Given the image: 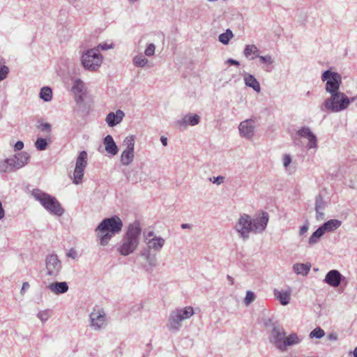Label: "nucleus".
I'll list each match as a JSON object with an SVG mask.
<instances>
[{
	"label": "nucleus",
	"instance_id": "1",
	"mask_svg": "<svg viewBox=\"0 0 357 357\" xmlns=\"http://www.w3.org/2000/svg\"><path fill=\"white\" fill-rule=\"evenodd\" d=\"M123 226L122 220L117 215L104 218L96 228L100 245H107L114 236L121 231Z\"/></svg>",
	"mask_w": 357,
	"mask_h": 357
},
{
	"label": "nucleus",
	"instance_id": "2",
	"mask_svg": "<svg viewBox=\"0 0 357 357\" xmlns=\"http://www.w3.org/2000/svg\"><path fill=\"white\" fill-rule=\"evenodd\" d=\"M141 231L142 229L138 222H134L128 226L123 238L122 244L118 248V251L121 255L128 256L137 249Z\"/></svg>",
	"mask_w": 357,
	"mask_h": 357
},
{
	"label": "nucleus",
	"instance_id": "3",
	"mask_svg": "<svg viewBox=\"0 0 357 357\" xmlns=\"http://www.w3.org/2000/svg\"><path fill=\"white\" fill-rule=\"evenodd\" d=\"M31 195L51 215L59 217L64 213L63 208L55 197L38 188L33 189Z\"/></svg>",
	"mask_w": 357,
	"mask_h": 357
},
{
	"label": "nucleus",
	"instance_id": "4",
	"mask_svg": "<svg viewBox=\"0 0 357 357\" xmlns=\"http://www.w3.org/2000/svg\"><path fill=\"white\" fill-rule=\"evenodd\" d=\"M349 106V97L339 91L326 98L320 106V110L323 112L337 113L347 109Z\"/></svg>",
	"mask_w": 357,
	"mask_h": 357
},
{
	"label": "nucleus",
	"instance_id": "5",
	"mask_svg": "<svg viewBox=\"0 0 357 357\" xmlns=\"http://www.w3.org/2000/svg\"><path fill=\"white\" fill-rule=\"evenodd\" d=\"M194 314L192 307L178 308L171 312L167 324V329L172 333H177L181 328V322Z\"/></svg>",
	"mask_w": 357,
	"mask_h": 357
},
{
	"label": "nucleus",
	"instance_id": "6",
	"mask_svg": "<svg viewBox=\"0 0 357 357\" xmlns=\"http://www.w3.org/2000/svg\"><path fill=\"white\" fill-rule=\"evenodd\" d=\"M81 61L86 70L96 71L102 63V56L98 48H92L82 54Z\"/></svg>",
	"mask_w": 357,
	"mask_h": 357
},
{
	"label": "nucleus",
	"instance_id": "7",
	"mask_svg": "<svg viewBox=\"0 0 357 357\" xmlns=\"http://www.w3.org/2000/svg\"><path fill=\"white\" fill-rule=\"evenodd\" d=\"M321 81L325 82V90L330 95L340 91V87L342 84V75L331 68L323 72Z\"/></svg>",
	"mask_w": 357,
	"mask_h": 357
},
{
	"label": "nucleus",
	"instance_id": "8",
	"mask_svg": "<svg viewBox=\"0 0 357 357\" xmlns=\"http://www.w3.org/2000/svg\"><path fill=\"white\" fill-rule=\"evenodd\" d=\"M265 326L271 328L268 340L270 343L274 345L278 350H281L282 341H284L286 333L283 327L278 322H273L271 319H268L265 323Z\"/></svg>",
	"mask_w": 357,
	"mask_h": 357
},
{
	"label": "nucleus",
	"instance_id": "9",
	"mask_svg": "<svg viewBox=\"0 0 357 357\" xmlns=\"http://www.w3.org/2000/svg\"><path fill=\"white\" fill-rule=\"evenodd\" d=\"M235 229L241 238L248 239L250 234L252 232L251 217L245 213L241 215L235 225Z\"/></svg>",
	"mask_w": 357,
	"mask_h": 357
},
{
	"label": "nucleus",
	"instance_id": "10",
	"mask_svg": "<svg viewBox=\"0 0 357 357\" xmlns=\"http://www.w3.org/2000/svg\"><path fill=\"white\" fill-rule=\"evenodd\" d=\"M87 165V153L82 151L78 155L73 172V183L78 185L82 182L84 172Z\"/></svg>",
	"mask_w": 357,
	"mask_h": 357
},
{
	"label": "nucleus",
	"instance_id": "11",
	"mask_svg": "<svg viewBox=\"0 0 357 357\" xmlns=\"http://www.w3.org/2000/svg\"><path fill=\"white\" fill-rule=\"evenodd\" d=\"M90 326L94 331H100L107 326V315L102 308L93 310L89 314Z\"/></svg>",
	"mask_w": 357,
	"mask_h": 357
},
{
	"label": "nucleus",
	"instance_id": "12",
	"mask_svg": "<svg viewBox=\"0 0 357 357\" xmlns=\"http://www.w3.org/2000/svg\"><path fill=\"white\" fill-rule=\"evenodd\" d=\"M45 266L47 275L57 277L61 269V262L56 254H51L46 257Z\"/></svg>",
	"mask_w": 357,
	"mask_h": 357
},
{
	"label": "nucleus",
	"instance_id": "13",
	"mask_svg": "<svg viewBox=\"0 0 357 357\" xmlns=\"http://www.w3.org/2000/svg\"><path fill=\"white\" fill-rule=\"evenodd\" d=\"M269 220L267 212H262L259 217L251 218L252 232L262 233L266 228Z\"/></svg>",
	"mask_w": 357,
	"mask_h": 357
},
{
	"label": "nucleus",
	"instance_id": "14",
	"mask_svg": "<svg viewBox=\"0 0 357 357\" xmlns=\"http://www.w3.org/2000/svg\"><path fill=\"white\" fill-rule=\"evenodd\" d=\"M298 137L306 138L308 140L307 147L308 149H316L317 147V139L316 135L312 132L309 127L303 126L297 132Z\"/></svg>",
	"mask_w": 357,
	"mask_h": 357
},
{
	"label": "nucleus",
	"instance_id": "15",
	"mask_svg": "<svg viewBox=\"0 0 357 357\" xmlns=\"http://www.w3.org/2000/svg\"><path fill=\"white\" fill-rule=\"evenodd\" d=\"M255 129V122L251 119L241 121L238 126L241 136L248 139L254 136Z\"/></svg>",
	"mask_w": 357,
	"mask_h": 357
},
{
	"label": "nucleus",
	"instance_id": "16",
	"mask_svg": "<svg viewBox=\"0 0 357 357\" xmlns=\"http://www.w3.org/2000/svg\"><path fill=\"white\" fill-rule=\"evenodd\" d=\"M344 277L336 269L329 271L324 279V282L333 287H338Z\"/></svg>",
	"mask_w": 357,
	"mask_h": 357
},
{
	"label": "nucleus",
	"instance_id": "17",
	"mask_svg": "<svg viewBox=\"0 0 357 357\" xmlns=\"http://www.w3.org/2000/svg\"><path fill=\"white\" fill-rule=\"evenodd\" d=\"M10 158L14 162L15 169H19L28 163L30 155L28 153L23 151L15 154L13 157H10Z\"/></svg>",
	"mask_w": 357,
	"mask_h": 357
},
{
	"label": "nucleus",
	"instance_id": "18",
	"mask_svg": "<svg viewBox=\"0 0 357 357\" xmlns=\"http://www.w3.org/2000/svg\"><path fill=\"white\" fill-rule=\"evenodd\" d=\"M291 289L288 288L286 290H278L275 289L273 294L275 298L282 305H287L290 303Z\"/></svg>",
	"mask_w": 357,
	"mask_h": 357
},
{
	"label": "nucleus",
	"instance_id": "19",
	"mask_svg": "<svg viewBox=\"0 0 357 357\" xmlns=\"http://www.w3.org/2000/svg\"><path fill=\"white\" fill-rule=\"evenodd\" d=\"M302 341V338L300 337L296 333H291L289 335L284 336V341H282V349L280 351L284 352L287 350L288 347L298 344Z\"/></svg>",
	"mask_w": 357,
	"mask_h": 357
},
{
	"label": "nucleus",
	"instance_id": "20",
	"mask_svg": "<svg viewBox=\"0 0 357 357\" xmlns=\"http://www.w3.org/2000/svg\"><path fill=\"white\" fill-rule=\"evenodd\" d=\"M124 116V112L118 109L115 113L109 112L107 115L105 121L109 127H114L122 121Z\"/></svg>",
	"mask_w": 357,
	"mask_h": 357
},
{
	"label": "nucleus",
	"instance_id": "21",
	"mask_svg": "<svg viewBox=\"0 0 357 357\" xmlns=\"http://www.w3.org/2000/svg\"><path fill=\"white\" fill-rule=\"evenodd\" d=\"M200 121V118L197 114H189L184 116L181 119L176 122V125L185 128L188 125L196 126Z\"/></svg>",
	"mask_w": 357,
	"mask_h": 357
},
{
	"label": "nucleus",
	"instance_id": "22",
	"mask_svg": "<svg viewBox=\"0 0 357 357\" xmlns=\"http://www.w3.org/2000/svg\"><path fill=\"white\" fill-rule=\"evenodd\" d=\"M47 288L56 295L64 294L69 289L66 282H54L47 285Z\"/></svg>",
	"mask_w": 357,
	"mask_h": 357
},
{
	"label": "nucleus",
	"instance_id": "23",
	"mask_svg": "<svg viewBox=\"0 0 357 357\" xmlns=\"http://www.w3.org/2000/svg\"><path fill=\"white\" fill-rule=\"evenodd\" d=\"M103 144L109 154L115 155L119 152V148L111 135H108L103 139Z\"/></svg>",
	"mask_w": 357,
	"mask_h": 357
},
{
	"label": "nucleus",
	"instance_id": "24",
	"mask_svg": "<svg viewBox=\"0 0 357 357\" xmlns=\"http://www.w3.org/2000/svg\"><path fill=\"white\" fill-rule=\"evenodd\" d=\"M326 206V203L324 200L323 196L321 194L317 195L315 198L314 209L316 211V218L317 220L323 219L324 215L323 211L325 209Z\"/></svg>",
	"mask_w": 357,
	"mask_h": 357
},
{
	"label": "nucleus",
	"instance_id": "25",
	"mask_svg": "<svg viewBox=\"0 0 357 357\" xmlns=\"http://www.w3.org/2000/svg\"><path fill=\"white\" fill-rule=\"evenodd\" d=\"M165 240L160 236H154L146 241V245L151 250L160 252L164 246Z\"/></svg>",
	"mask_w": 357,
	"mask_h": 357
},
{
	"label": "nucleus",
	"instance_id": "26",
	"mask_svg": "<svg viewBox=\"0 0 357 357\" xmlns=\"http://www.w3.org/2000/svg\"><path fill=\"white\" fill-rule=\"evenodd\" d=\"M243 54L247 59L252 61L260 56V50L255 45H246Z\"/></svg>",
	"mask_w": 357,
	"mask_h": 357
},
{
	"label": "nucleus",
	"instance_id": "27",
	"mask_svg": "<svg viewBox=\"0 0 357 357\" xmlns=\"http://www.w3.org/2000/svg\"><path fill=\"white\" fill-rule=\"evenodd\" d=\"M257 59H259V64L261 66L262 68H264L266 72L272 71V66L274 63V59H273L271 55H260Z\"/></svg>",
	"mask_w": 357,
	"mask_h": 357
},
{
	"label": "nucleus",
	"instance_id": "28",
	"mask_svg": "<svg viewBox=\"0 0 357 357\" xmlns=\"http://www.w3.org/2000/svg\"><path fill=\"white\" fill-rule=\"evenodd\" d=\"M342 225V221L337 219H331L325 222L320 226L324 233L333 231L339 228Z\"/></svg>",
	"mask_w": 357,
	"mask_h": 357
},
{
	"label": "nucleus",
	"instance_id": "29",
	"mask_svg": "<svg viewBox=\"0 0 357 357\" xmlns=\"http://www.w3.org/2000/svg\"><path fill=\"white\" fill-rule=\"evenodd\" d=\"M244 81L245 84L247 86L252 88L256 92L260 91L261 87L259 82L257 81V79L255 77L254 75L249 73H245L244 75Z\"/></svg>",
	"mask_w": 357,
	"mask_h": 357
},
{
	"label": "nucleus",
	"instance_id": "30",
	"mask_svg": "<svg viewBox=\"0 0 357 357\" xmlns=\"http://www.w3.org/2000/svg\"><path fill=\"white\" fill-rule=\"evenodd\" d=\"M85 86L83 81L80 79L77 78L74 81L72 91L76 95L79 96V99H82V96L84 93Z\"/></svg>",
	"mask_w": 357,
	"mask_h": 357
},
{
	"label": "nucleus",
	"instance_id": "31",
	"mask_svg": "<svg viewBox=\"0 0 357 357\" xmlns=\"http://www.w3.org/2000/svg\"><path fill=\"white\" fill-rule=\"evenodd\" d=\"M134 157V150L125 149L121 155V163L124 166H128L132 162Z\"/></svg>",
	"mask_w": 357,
	"mask_h": 357
},
{
	"label": "nucleus",
	"instance_id": "32",
	"mask_svg": "<svg viewBox=\"0 0 357 357\" xmlns=\"http://www.w3.org/2000/svg\"><path fill=\"white\" fill-rule=\"evenodd\" d=\"M15 170L14 162L10 158L0 160V173L11 172Z\"/></svg>",
	"mask_w": 357,
	"mask_h": 357
},
{
	"label": "nucleus",
	"instance_id": "33",
	"mask_svg": "<svg viewBox=\"0 0 357 357\" xmlns=\"http://www.w3.org/2000/svg\"><path fill=\"white\" fill-rule=\"evenodd\" d=\"M310 264H295L293 266V270L296 274L307 275L310 270Z\"/></svg>",
	"mask_w": 357,
	"mask_h": 357
},
{
	"label": "nucleus",
	"instance_id": "34",
	"mask_svg": "<svg viewBox=\"0 0 357 357\" xmlns=\"http://www.w3.org/2000/svg\"><path fill=\"white\" fill-rule=\"evenodd\" d=\"M325 233L324 232V231L322 230V229L319 227V228L315 230L312 234L310 236L309 240H308V244L310 246H312L315 244H317L321 237Z\"/></svg>",
	"mask_w": 357,
	"mask_h": 357
},
{
	"label": "nucleus",
	"instance_id": "35",
	"mask_svg": "<svg viewBox=\"0 0 357 357\" xmlns=\"http://www.w3.org/2000/svg\"><path fill=\"white\" fill-rule=\"evenodd\" d=\"M40 98L45 102H49L52 98V91L50 87L44 86L40 89Z\"/></svg>",
	"mask_w": 357,
	"mask_h": 357
},
{
	"label": "nucleus",
	"instance_id": "36",
	"mask_svg": "<svg viewBox=\"0 0 357 357\" xmlns=\"http://www.w3.org/2000/svg\"><path fill=\"white\" fill-rule=\"evenodd\" d=\"M148 264L147 266H145L146 271L147 272H151L153 271V268L156 266L157 265V258L155 254H151L149 257L144 258Z\"/></svg>",
	"mask_w": 357,
	"mask_h": 357
},
{
	"label": "nucleus",
	"instance_id": "37",
	"mask_svg": "<svg viewBox=\"0 0 357 357\" xmlns=\"http://www.w3.org/2000/svg\"><path fill=\"white\" fill-rule=\"evenodd\" d=\"M232 37L233 33L229 29H228L225 33L219 35L218 39L222 44L227 45Z\"/></svg>",
	"mask_w": 357,
	"mask_h": 357
},
{
	"label": "nucleus",
	"instance_id": "38",
	"mask_svg": "<svg viewBox=\"0 0 357 357\" xmlns=\"http://www.w3.org/2000/svg\"><path fill=\"white\" fill-rule=\"evenodd\" d=\"M148 63V59L143 55L135 56L133 59V63L137 67H144Z\"/></svg>",
	"mask_w": 357,
	"mask_h": 357
},
{
	"label": "nucleus",
	"instance_id": "39",
	"mask_svg": "<svg viewBox=\"0 0 357 357\" xmlns=\"http://www.w3.org/2000/svg\"><path fill=\"white\" fill-rule=\"evenodd\" d=\"M35 146L38 151L45 150L47 146V142L46 139L43 137L38 138L35 142Z\"/></svg>",
	"mask_w": 357,
	"mask_h": 357
},
{
	"label": "nucleus",
	"instance_id": "40",
	"mask_svg": "<svg viewBox=\"0 0 357 357\" xmlns=\"http://www.w3.org/2000/svg\"><path fill=\"white\" fill-rule=\"evenodd\" d=\"M325 335L324 331L320 327H317L310 333V337L320 339Z\"/></svg>",
	"mask_w": 357,
	"mask_h": 357
},
{
	"label": "nucleus",
	"instance_id": "41",
	"mask_svg": "<svg viewBox=\"0 0 357 357\" xmlns=\"http://www.w3.org/2000/svg\"><path fill=\"white\" fill-rule=\"evenodd\" d=\"M123 144L126 146V149H135V139L133 135L126 137L123 140Z\"/></svg>",
	"mask_w": 357,
	"mask_h": 357
},
{
	"label": "nucleus",
	"instance_id": "42",
	"mask_svg": "<svg viewBox=\"0 0 357 357\" xmlns=\"http://www.w3.org/2000/svg\"><path fill=\"white\" fill-rule=\"evenodd\" d=\"M50 310H40L37 314V317L43 322L45 323L50 318Z\"/></svg>",
	"mask_w": 357,
	"mask_h": 357
},
{
	"label": "nucleus",
	"instance_id": "43",
	"mask_svg": "<svg viewBox=\"0 0 357 357\" xmlns=\"http://www.w3.org/2000/svg\"><path fill=\"white\" fill-rule=\"evenodd\" d=\"M255 299V294L252 291H248L246 292L245 297L244 298V303L245 305H249Z\"/></svg>",
	"mask_w": 357,
	"mask_h": 357
},
{
	"label": "nucleus",
	"instance_id": "44",
	"mask_svg": "<svg viewBox=\"0 0 357 357\" xmlns=\"http://www.w3.org/2000/svg\"><path fill=\"white\" fill-rule=\"evenodd\" d=\"M155 50V46L153 43H150L146 48L144 51V54L147 56H151L154 54Z\"/></svg>",
	"mask_w": 357,
	"mask_h": 357
},
{
	"label": "nucleus",
	"instance_id": "45",
	"mask_svg": "<svg viewBox=\"0 0 357 357\" xmlns=\"http://www.w3.org/2000/svg\"><path fill=\"white\" fill-rule=\"evenodd\" d=\"M38 127L43 132H51L52 126H51V124L49 123H40Z\"/></svg>",
	"mask_w": 357,
	"mask_h": 357
},
{
	"label": "nucleus",
	"instance_id": "46",
	"mask_svg": "<svg viewBox=\"0 0 357 357\" xmlns=\"http://www.w3.org/2000/svg\"><path fill=\"white\" fill-rule=\"evenodd\" d=\"M8 73V68L6 66L0 67V82L4 79Z\"/></svg>",
	"mask_w": 357,
	"mask_h": 357
},
{
	"label": "nucleus",
	"instance_id": "47",
	"mask_svg": "<svg viewBox=\"0 0 357 357\" xmlns=\"http://www.w3.org/2000/svg\"><path fill=\"white\" fill-rule=\"evenodd\" d=\"M225 177L222 176H218L217 177H213V178H210V181H212L213 183H215L217 185H220L224 182Z\"/></svg>",
	"mask_w": 357,
	"mask_h": 357
},
{
	"label": "nucleus",
	"instance_id": "48",
	"mask_svg": "<svg viewBox=\"0 0 357 357\" xmlns=\"http://www.w3.org/2000/svg\"><path fill=\"white\" fill-rule=\"evenodd\" d=\"M291 162V157L289 154H285L283 158V165L284 167H287Z\"/></svg>",
	"mask_w": 357,
	"mask_h": 357
},
{
	"label": "nucleus",
	"instance_id": "49",
	"mask_svg": "<svg viewBox=\"0 0 357 357\" xmlns=\"http://www.w3.org/2000/svg\"><path fill=\"white\" fill-rule=\"evenodd\" d=\"M151 254V248H149L148 246L146 248H144L141 252V256L144 258L149 257Z\"/></svg>",
	"mask_w": 357,
	"mask_h": 357
},
{
	"label": "nucleus",
	"instance_id": "50",
	"mask_svg": "<svg viewBox=\"0 0 357 357\" xmlns=\"http://www.w3.org/2000/svg\"><path fill=\"white\" fill-rule=\"evenodd\" d=\"M293 143L295 146H301V137H298L296 134L293 137Z\"/></svg>",
	"mask_w": 357,
	"mask_h": 357
},
{
	"label": "nucleus",
	"instance_id": "51",
	"mask_svg": "<svg viewBox=\"0 0 357 357\" xmlns=\"http://www.w3.org/2000/svg\"><path fill=\"white\" fill-rule=\"evenodd\" d=\"M23 147L24 143L22 141H17L14 145L15 151H20Z\"/></svg>",
	"mask_w": 357,
	"mask_h": 357
},
{
	"label": "nucleus",
	"instance_id": "52",
	"mask_svg": "<svg viewBox=\"0 0 357 357\" xmlns=\"http://www.w3.org/2000/svg\"><path fill=\"white\" fill-rule=\"evenodd\" d=\"M226 63L229 65H234V66H240V62L234 59H228L226 61Z\"/></svg>",
	"mask_w": 357,
	"mask_h": 357
},
{
	"label": "nucleus",
	"instance_id": "53",
	"mask_svg": "<svg viewBox=\"0 0 357 357\" xmlns=\"http://www.w3.org/2000/svg\"><path fill=\"white\" fill-rule=\"evenodd\" d=\"M112 47V45H108L107 43L100 44L97 48L101 49L102 50H107Z\"/></svg>",
	"mask_w": 357,
	"mask_h": 357
},
{
	"label": "nucleus",
	"instance_id": "54",
	"mask_svg": "<svg viewBox=\"0 0 357 357\" xmlns=\"http://www.w3.org/2000/svg\"><path fill=\"white\" fill-rule=\"evenodd\" d=\"M308 225L307 224H305L304 225H303L301 228H300V231H299V234L301 236L303 235L304 234H305L307 230H308Z\"/></svg>",
	"mask_w": 357,
	"mask_h": 357
},
{
	"label": "nucleus",
	"instance_id": "55",
	"mask_svg": "<svg viewBox=\"0 0 357 357\" xmlns=\"http://www.w3.org/2000/svg\"><path fill=\"white\" fill-rule=\"evenodd\" d=\"M30 287L29 284L28 282H24L23 284H22V289H21V294H24V291L26 289H29Z\"/></svg>",
	"mask_w": 357,
	"mask_h": 357
},
{
	"label": "nucleus",
	"instance_id": "56",
	"mask_svg": "<svg viewBox=\"0 0 357 357\" xmlns=\"http://www.w3.org/2000/svg\"><path fill=\"white\" fill-rule=\"evenodd\" d=\"M5 217V210L2 206V203L0 201V220Z\"/></svg>",
	"mask_w": 357,
	"mask_h": 357
},
{
	"label": "nucleus",
	"instance_id": "57",
	"mask_svg": "<svg viewBox=\"0 0 357 357\" xmlns=\"http://www.w3.org/2000/svg\"><path fill=\"white\" fill-rule=\"evenodd\" d=\"M160 142L164 146L167 145V138L165 136H161Z\"/></svg>",
	"mask_w": 357,
	"mask_h": 357
},
{
	"label": "nucleus",
	"instance_id": "58",
	"mask_svg": "<svg viewBox=\"0 0 357 357\" xmlns=\"http://www.w3.org/2000/svg\"><path fill=\"white\" fill-rule=\"evenodd\" d=\"M68 255V257H71V258L75 259V258L76 257L77 254H76L75 251H74V250H71L68 253V255Z\"/></svg>",
	"mask_w": 357,
	"mask_h": 357
},
{
	"label": "nucleus",
	"instance_id": "59",
	"mask_svg": "<svg viewBox=\"0 0 357 357\" xmlns=\"http://www.w3.org/2000/svg\"><path fill=\"white\" fill-rule=\"evenodd\" d=\"M328 338L330 340H337V335L335 333L329 334L328 336Z\"/></svg>",
	"mask_w": 357,
	"mask_h": 357
},
{
	"label": "nucleus",
	"instance_id": "60",
	"mask_svg": "<svg viewBox=\"0 0 357 357\" xmlns=\"http://www.w3.org/2000/svg\"><path fill=\"white\" fill-rule=\"evenodd\" d=\"M191 227H192V226L190 224L183 223L181 225L182 229H190Z\"/></svg>",
	"mask_w": 357,
	"mask_h": 357
},
{
	"label": "nucleus",
	"instance_id": "61",
	"mask_svg": "<svg viewBox=\"0 0 357 357\" xmlns=\"http://www.w3.org/2000/svg\"><path fill=\"white\" fill-rule=\"evenodd\" d=\"M227 278L228 280L229 281L230 284L232 285L234 284V279H233V278L231 276L229 275H227Z\"/></svg>",
	"mask_w": 357,
	"mask_h": 357
},
{
	"label": "nucleus",
	"instance_id": "62",
	"mask_svg": "<svg viewBox=\"0 0 357 357\" xmlns=\"http://www.w3.org/2000/svg\"><path fill=\"white\" fill-rule=\"evenodd\" d=\"M154 234V232L153 231H151L149 232H148L146 236V240H148V237H151V236H153Z\"/></svg>",
	"mask_w": 357,
	"mask_h": 357
},
{
	"label": "nucleus",
	"instance_id": "63",
	"mask_svg": "<svg viewBox=\"0 0 357 357\" xmlns=\"http://www.w3.org/2000/svg\"><path fill=\"white\" fill-rule=\"evenodd\" d=\"M356 99V97L349 98V105Z\"/></svg>",
	"mask_w": 357,
	"mask_h": 357
},
{
	"label": "nucleus",
	"instance_id": "64",
	"mask_svg": "<svg viewBox=\"0 0 357 357\" xmlns=\"http://www.w3.org/2000/svg\"><path fill=\"white\" fill-rule=\"evenodd\" d=\"M353 354L354 357H357V347L354 349Z\"/></svg>",
	"mask_w": 357,
	"mask_h": 357
}]
</instances>
